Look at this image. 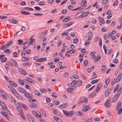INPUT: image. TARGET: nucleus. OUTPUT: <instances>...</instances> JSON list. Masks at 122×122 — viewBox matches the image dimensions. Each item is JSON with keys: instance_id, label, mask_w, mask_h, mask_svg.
I'll use <instances>...</instances> for the list:
<instances>
[{"instance_id": "1a4fd4ad", "label": "nucleus", "mask_w": 122, "mask_h": 122, "mask_svg": "<svg viewBox=\"0 0 122 122\" xmlns=\"http://www.w3.org/2000/svg\"><path fill=\"white\" fill-rule=\"evenodd\" d=\"M122 74L121 73L119 74L117 76L116 79H115L116 82L117 83L118 82L121 80L122 78Z\"/></svg>"}, {"instance_id": "393cba45", "label": "nucleus", "mask_w": 122, "mask_h": 122, "mask_svg": "<svg viewBox=\"0 0 122 122\" xmlns=\"http://www.w3.org/2000/svg\"><path fill=\"white\" fill-rule=\"evenodd\" d=\"M99 79L93 80L91 81V83L92 84H94L96 83H97L99 81Z\"/></svg>"}, {"instance_id": "412c9836", "label": "nucleus", "mask_w": 122, "mask_h": 122, "mask_svg": "<svg viewBox=\"0 0 122 122\" xmlns=\"http://www.w3.org/2000/svg\"><path fill=\"white\" fill-rule=\"evenodd\" d=\"M99 21L102 24H104L105 23V21L104 20V19L101 17H99Z\"/></svg>"}, {"instance_id": "f3484780", "label": "nucleus", "mask_w": 122, "mask_h": 122, "mask_svg": "<svg viewBox=\"0 0 122 122\" xmlns=\"http://www.w3.org/2000/svg\"><path fill=\"white\" fill-rule=\"evenodd\" d=\"M81 6H85L87 2L86 0H82L81 2Z\"/></svg>"}, {"instance_id": "79ce46f5", "label": "nucleus", "mask_w": 122, "mask_h": 122, "mask_svg": "<svg viewBox=\"0 0 122 122\" xmlns=\"http://www.w3.org/2000/svg\"><path fill=\"white\" fill-rule=\"evenodd\" d=\"M82 101L83 102L86 103L87 102L88 100L86 98L84 97L83 98V100Z\"/></svg>"}, {"instance_id": "e433bc0d", "label": "nucleus", "mask_w": 122, "mask_h": 122, "mask_svg": "<svg viewBox=\"0 0 122 122\" xmlns=\"http://www.w3.org/2000/svg\"><path fill=\"white\" fill-rule=\"evenodd\" d=\"M35 93L36 94L37 96H41V94L39 92L35 90L34 91Z\"/></svg>"}, {"instance_id": "c9c22d12", "label": "nucleus", "mask_w": 122, "mask_h": 122, "mask_svg": "<svg viewBox=\"0 0 122 122\" xmlns=\"http://www.w3.org/2000/svg\"><path fill=\"white\" fill-rule=\"evenodd\" d=\"M117 111H118L117 113L118 115L120 114L122 112V107L119 109H118Z\"/></svg>"}, {"instance_id": "9d476101", "label": "nucleus", "mask_w": 122, "mask_h": 122, "mask_svg": "<svg viewBox=\"0 0 122 122\" xmlns=\"http://www.w3.org/2000/svg\"><path fill=\"white\" fill-rule=\"evenodd\" d=\"M0 104L1 105L2 107H3L4 108L7 110V112L9 114V112L11 114L10 112L7 109V107H6V105L5 104L4 102H1V103Z\"/></svg>"}, {"instance_id": "c756f323", "label": "nucleus", "mask_w": 122, "mask_h": 122, "mask_svg": "<svg viewBox=\"0 0 122 122\" xmlns=\"http://www.w3.org/2000/svg\"><path fill=\"white\" fill-rule=\"evenodd\" d=\"M17 109L19 111L20 114L22 113V110L21 108L18 107H17Z\"/></svg>"}, {"instance_id": "09e8293b", "label": "nucleus", "mask_w": 122, "mask_h": 122, "mask_svg": "<svg viewBox=\"0 0 122 122\" xmlns=\"http://www.w3.org/2000/svg\"><path fill=\"white\" fill-rule=\"evenodd\" d=\"M118 3V0L115 1L113 5L114 6H116L117 5Z\"/></svg>"}, {"instance_id": "0eeeda50", "label": "nucleus", "mask_w": 122, "mask_h": 122, "mask_svg": "<svg viewBox=\"0 0 122 122\" xmlns=\"http://www.w3.org/2000/svg\"><path fill=\"white\" fill-rule=\"evenodd\" d=\"M34 37V36H31L30 38V41L28 43V45H31L33 42H35V39H33V38Z\"/></svg>"}, {"instance_id": "6e6552de", "label": "nucleus", "mask_w": 122, "mask_h": 122, "mask_svg": "<svg viewBox=\"0 0 122 122\" xmlns=\"http://www.w3.org/2000/svg\"><path fill=\"white\" fill-rule=\"evenodd\" d=\"M17 90L22 94H24L26 92V91L23 88L18 87L17 89Z\"/></svg>"}, {"instance_id": "ea45409f", "label": "nucleus", "mask_w": 122, "mask_h": 122, "mask_svg": "<svg viewBox=\"0 0 122 122\" xmlns=\"http://www.w3.org/2000/svg\"><path fill=\"white\" fill-rule=\"evenodd\" d=\"M108 1V0H103L102 1V3L103 4H105L107 3Z\"/></svg>"}, {"instance_id": "603ef678", "label": "nucleus", "mask_w": 122, "mask_h": 122, "mask_svg": "<svg viewBox=\"0 0 122 122\" xmlns=\"http://www.w3.org/2000/svg\"><path fill=\"white\" fill-rule=\"evenodd\" d=\"M72 85H75V84H76L77 83V81L76 80H74L71 82Z\"/></svg>"}, {"instance_id": "a211bd4d", "label": "nucleus", "mask_w": 122, "mask_h": 122, "mask_svg": "<svg viewBox=\"0 0 122 122\" xmlns=\"http://www.w3.org/2000/svg\"><path fill=\"white\" fill-rule=\"evenodd\" d=\"M81 14H83V12H80L78 13L75 16V18L76 19L80 17Z\"/></svg>"}, {"instance_id": "2eb2a0df", "label": "nucleus", "mask_w": 122, "mask_h": 122, "mask_svg": "<svg viewBox=\"0 0 122 122\" xmlns=\"http://www.w3.org/2000/svg\"><path fill=\"white\" fill-rule=\"evenodd\" d=\"M9 82L11 85L14 87H15L17 86V85L13 81H9Z\"/></svg>"}, {"instance_id": "4468645a", "label": "nucleus", "mask_w": 122, "mask_h": 122, "mask_svg": "<svg viewBox=\"0 0 122 122\" xmlns=\"http://www.w3.org/2000/svg\"><path fill=\"white\" fill-rule=\"evenodd\" d=\"M111 90L107 89L106 90L105 92V95L106 97H108L110 92Z\"/></svg>"}, {"instance_id": "5fc2aeb1", "label": "nucleus", "mask_w": 122, "mask_h": 122, "mask_svg": "<svg viewBox=\"0 0 122 122\" xmlns=\"http://www.w3.org/2000/svg\"><path fill=\"white\" fill-rule=\"evenodd\" d=\"M121 93V91L118 92L115 95V96H117V97L118 98L119 95Z\"/></svg>"}, {"instance_id": "9b49d317", "label": "nucleus", "mask_w": 122, "mask_h": 122, "mask_svg": "<svg viewBox=\"0 0 122 122\" xmlns=\"http://www.w3.org/2000/svg\"><path fill=\"white\" fill-rule=\"evenodd\" d=\"M102 84L101 83H99L98 85L97 88L96 90V92H98L101 89L102 87Z\"/></svg>"}, {"instance_id": "aec40b11", "label": "nucleus", "mask_w": 122, "mask_h": 122, "mask_svg": "<svg viewBox=\"0 0 122 122\" xmlns=\"http://www.w3.org/2000/svg\"><path fill=\"white\" fill-rule=\"evenodd\" d=\"M121 102L120 101H119L118 103L117 107L116 108V110H117L119 108L121 107Z\"/></svg>"}, {"instance_id": "cd10ccee", "label": "nucleus", "mask_w": 122, "mask_h": 122, "mask_svg": "<svg viewBox=\"0 0 122 122\" xmlns=\"http://www.w3.org/2000/svg\"><path fill=\"white\" fill-rule=\"evenodd\" d=\"M0 113L1 114H2L4 116H5L7 118H8L9 117V116L8 115H7V114L3 112L2 111H1L0 112Z\"/></svg>"}, {"instance_id": "c85d7f7f", "label": "nucleus", "mask_w": 122, "mask_h": 122, "mask_svg": "<svg viewBox=\"0 0 122 122\" xmlns=\"http://www.w3.org/2000/svg\"><path fill=\"white\" fill-rule=\"evenodd\" d=\"M117 97L115 96H114L112 99V102H115L117 100L118 97Z\"/></svg>"}, {"instance_id": "2f4dec72", "label": "nucleus", "mask_w": 122, "mask_h": 122, "mask_svg": "<svg viewBox=\"0 0 122 122\" xmlns=\"http://www.w3.org/2000/svg\"><path fill=\"white\" fill-rule=\"evenodd\" d=\"M22 60L23 61H29L30 60L29 58L28 57H23L22 58Z\"/></svg>"}, {"instance_id": "39448f33", "label": "nucleus", "mask_w": 122, "mask_h": 122, "mask_svg": "<svg viewBox=\"0 0 122 122\" xmlns=\"http://www.w3.org/2000/svg\"><path fill=\"white\" fill-rule=\"evenodd\" d=\"M25 96L26 98H28L29 99H30L32 98H33V97L32 95L31 94L28 93V92H25L24 93Z\"/></svg>"}, {"instance_id": "5701e85b", "label": "nucleus", "mask_w": 122, "mask_h": 122, "mask_svg": "<svg viewBox=\"0 0 122 122\" xmlns=\"http://www.w3.org/2000/svg\"><path fill=\"white\" fill-rule=\"evenodd\" d=\"M47 59L46 57H43L39 59L38 60L37 62H41L45 60H46Z\"/></svg>"}, {"instance_id": "8fccbe9b", "label": "nucleus", "mask_w": 122, "mask_h": 122, "mask_svg": "<svg viewBox=\"0 0 122 122\" xmlns=\"http://www.w3.org/2000/svg\"><path fill=\"white\" fill-rule=\"evenodd\" d=\"M56 92H53L51 94V96L52 97H54L55 98H56L57 97V96H55V95H56Z\"/></svg>"}, {"instance_id": "680f3d73", "label": "nucleus", "mask_w": 122, "mask_h": 122, "mask_svg": "<svg viewBox=\"0 0 122 122\" xmlns=\"http://www.w3.org/2000/svg\"><path fill=\"white\" fill-rule=\"evenodd\" d=\"M88 64V61L86 60L84 61V65L85 66H86Z\"/></svg>"}, {"instance_id": "bb28decb", "label": "nucleus", "mask_w": 122, "mask_h": 122, "mask_svg": "<svg viewBox=\"0 0 122 122\" xmlns=\"http://www.w3.org/2000/svg\"><path fill=\"white\" fill-rule=\"evenodd\" d=\"M6 65H7L8 66H13V65L12 63L10 61H7V63L6 64Z\"/></svg>"}, {"instance_id": "f8f14e48", "label": "nucleus", "mask_w": 122, "mask_h": 122, "mask_svg": "<svg viewBox=\"0 0 122 122\" xmlns=\"http://www.w3.org/2000/svg\"><path fill=\"white\" fill-rule=\"evenodd\" d=\"M67 105L68 104L66 103H65L60 105L59 106V107L60 108L63 109L66 107L67 106Z\"/></svg>"}, {"instance_id": "f03ea898", "label": "nucleus", "mask_w": 122, "mask_h": 122, "mask_svg": "<svg viewBox=\"0 0 122 122\" xmlns=\"http://www.w3.org/2000/svg\"><path fill=\"white\" fill-rule=\"evenodd\" d=\"M32 112L33 114L36 117H39L40 118H42L40 112H38L37 113L35 111H33Z\"/></svg>"}, {"instance_id": "72a5a7b5", "label": "nucleus", "mask_w": 122, "mask_h": 122, "mask_svg": "<svg viewBox=\"0 0 122 122\" xmlns=\"http://www.w3.org/2000/svg\"><path fill=\"white\" fill-rule=\"evenodd\" d=\"M76 114L77 115H79L81 116H83V114L82 112H80L79 111L77 112H76Z\"/></svg>"}, {"instance_id": "338daca9", "label": "nucleus", "mask_w": 122, "mask_h": 122, "mask_svg": "<svg viewBox=\"0 0 122 122\" xmlns=\"http://www.w3.org/2000/svg\"><path fill=\"white\" fill-rule=\"evenodd\" d=\"M72 77L75 79H78L79 78L78 76L76 75H74L72 76Z\"/></svg>"}, {"instance_id": "bf43d9fd", "label": "nucleus", "mask_w": 122, "mask_h": 122, "mask_svg": "<svg viewBox=\"0 0 122 122\" xmlns=\"http://www.w3.org/2000/svg\"><path fill=\"white\" fill-rule=\"evenodd\" d=\"M78 41V39L77 38H75L73 40V43H77Z\"/></svg>"}, {"instance_id": "f704fd0d", "label": "nucleus", "mask_w": 122, "mask_h": 122, "mask_svg": "<svg viewBox=\"0 0 122 122\" xmlns=\"http://www.w3.org/2000/svg\"><path fill=\"white\" fill-rule=\"evenodd\" d=\"M70 19H69V18H66L63 19L62 21V22H66L68 20H69L71 19V18L70 17Z\"/></svg>"}, {"instance_id": "052dcab7", "label": "nucleus", "mask_w": 122, "mask_h": 122, "mask_svg": "<svg viewBox=\"0 0 122 122\" xmlns=\"http://www.w3.org/2000/svg\"><path fill=\"white\" fill-rule=\"evenodd\" d=\"M29 45H28H28L25 44V45H24V46L23 47V48L24 50H25L28 47Z\"/></svg>"}, {"instance_id": "774afa93", "label": "nucleus", "mask_w": 122, "mask_h": 122, "mask_svg": "<svg viewBox=\"0 0 122 122\" xmlns=\"http://www.w3.org/2000/svg\"><path fill=\"white\" fill-rule=\"evenodd\" d=\"M35 9L37 10H41V8L38 6H36L35 7Z\"/></svg>"}, {"instance_id": "4be33fe9", "label": "nucleus", "mask_w": 122, "mask_h": 122, "mask_svg": "<svg viewBox=\"0 0 122 122\" xmlns=\"http://www.w3.org/2000/svg\"><path fill=\"white\" fill-rule=\"evenodd\" d=\"M82 81L81 80H79L78 81H77L76 83L77 84V86L79 87H80L82 84Z\"/></svg>"}, {"instance_id": "dca6fc26", "label": "nucleus", "mask_w": 122, "mask_h": 122, "mask_svg": "<svg viewBox=\"0 0 122 122\" xmlns=\"http://www.w3.org/2000/svg\"><path fill=\"white\" fill-rule=\"evenodd\" d=\"M29 106L32 108L37 107H38V105L34 103H30L29 104Z\"/></svg>"}, {"instance_id": "7ed1b4c3", "label": "nucleus", "mask_w": 122, "mask_h": 122, "mask_svg": "<svg viewBox=\"0 0 122 122\" xmlns=\"http://www.w3.org/2000/svg\"><path fill=\"white\" fill-rule=\"evenodd\" d=\"M13 94L18 99L22 101H23L24 99L23 97L15 92H13Z\"/></svg>"}, {"instance_id": "6e6d98bb", "label": "nucleus", "mask_w": 122, "mask_h": 122, "mask_svg": "<svg viewBox=\"0 0 122 122\" xmlns=\"http://www.w3.org/2000/svg\"><path fill=\"white\" fill-rule=\"evenodd\" d=\"M68 8L69 10H74L73 9V7L72 5H71L69 6L68 7Z\"/></svg>"}, {"instance_id": "b1692460", "label": "nucleus", "mask_w": 122, "mask_h": 122, "mask_svg": "<svg viewBox=\"0 0 122 122\" xmlns=\"http://www.w3.org/2000/svg\"><path fill=\"white\" fill-rule=\"evenodd\" d=\"M96 95V93L95 92H93L92 93L89 94L88 96V97L89 98H91Z\"/></svg>"}, {"instance_id": "a19ab883", "label": "nucleus", "mask_w": 122, "mask_h": 122, "mask_svg": "<svg viewBox=\"0 0 122 122\" xmlns=\"http://www.w3.org/2000/svg\"><path fill=\"white\" fill-rule=\"evenodd\" d=\"M53 103L55 104L56 105H59L60 103V102L59 101H54Z\"/></svg>"}, {"instance_id": "de8ad7c7", "label": "nucleus", "mask_w": 122, "mask_h": 122, "mask_svg": "<svg viewBox=\"0 0 122 122\" xmlns=\"http://www.w3.org/2000/svg\"><path fill=\"white\" fill-rule=\"evenodd\" d=\"M46 35V34H45V33L44 32H42L41 33V36L40 37L41 38H43L44 36Z\"/></svg>"}, {"instance_id": "4d7b16f0", "label": "nucleus", "mask_w": 122, "mask_h": 122, "mask_svg": "<svg viewBox=\"0 0 122 122\" xmlns=\"http://www.w3.org/2000/svg\"><path fill=\"white\" fill-rule=\"evenodd\" d=\"M67 11L66 10H62L61 12L63 14H65L67 12Z\"/></svg>"}, {"instance_id": "f257e3e1", "label": "nucleus", "mask_w": 122, "mask_h": 122, "mask_svg": "<svg viewBox=\"0 0 122 122\" xmlns=\"http://www.w3.org/2000/svg\"><path fill=\"white\" fill-rule=\"evenodd\" d=\"M64 114L65 115L66 117H71L73 116L74 114V112L72 110L68 112L66 110H62Z\"/></svg>"}, {"instance_id": "69168bd1", "label": "nucleus", "mask_w": 122, "mask_h": 122, "mask_svg": "<svg viewBox=\"0 0 122 122\" xmlns=\"http://www.w3.org/2000/svg\"><path fill=\"white\" fill-rule=\"evenodd\" d=\"M118 62V59H116L114 60L113 61V62L114 63H117Z\"/></svg>"}, {"instance_id": "37998d69", "label": "nucleus", "mask_w": 122, "mask_h": 122, "mask_svg": "<svg viewBox=\"0 0 122 122\" xmlns=\"http://www.w3.org/2000/svg\"><path fill=\"white\" fill-rule=\"evenodd\" d=\"M111 105V103H107L106 106H106L107 108H109L110 107Z\"/></svg>"}, {"instance_id": "a18cd8bd", "label": "nucleus", "mask_w": 122, "mask_h": 122, "mask_svg": "<svg viewBox=\"0 0 122 122\" xmlns=\"http://www.w3.org/2000/svg\"><path fill=\"white\" fill-rule=\"evenodd\" d=\"M111 100L110 98H108L107 99L106 102L105 103V106H106V104L107 103H111Z\"/></svg>"}, {"instance_id": "a878e982", "label": "nucleus", "mask_w": 122, "mask_h": 122, "mask_svg": "<svg viewBox=\"0 0 122 122\" xmlns=\"http://www.w3.org/2000/svg\"><path fill=\"white\" fill-rule=\"evenodd\" d=\"M7 60V58L6 57H3L1 58V62H5Z\"/></svg>"}, {"instance_id": "49530a36", "label": "nucleus", "mask_w": 122, "mask_h": 122, "mask_svg": "<svg viewBox=\"0 0 122 122\" xmlns=\"http://www.w3.org/2000/svg\"><path fill=\"white\" fill-rule=\"evenodd\" d=\"M70 88H71L72 91H74L76 88V86L75 85H73Z\"/></svg>"}, {"instance_id": "13d9d810", "label": "nucleus", "mask_w": 122, "mask_h": 122, "mask_svg": "<svg viewBox=\"0 0 122 122\" xmlns=\"http://www.w3.org/2000/svg\"><path fill=\"white\" fill-rule=\"evenodd\" d=\"M110 81V79L109 78H108L105 81V83H106V84H107H107L109 83Z\"/></svg>"}, {"instance_id": "58836bf2", "label": "nucleus", "mask_w": 122, "mask_h": 122, "mask_svg": "<svg viewBox=\"0 0 122 122\" xmlns=\"http://www.w3.org/2000/svg\"><path fill=\"white\" fill-rule=\"evenodd\" d=\"M119 87V84H117L115 88L114 89L113 92L114 93H115V92L117 90V88H118Z\"/></svg>"}, {"instance_id": "3c124183", "label": "nucleus", "mask_w": 122, "mask_h": 122, "mask_svg": "<svg viewBox=\"0 0 122 122\" xmlns=\"http://www.w3.org/2000/svg\"><path fill=\"white\" fill-rule=\"evenodd\" d=\"M100 118L99 117H96L94 119V120L95 121H98L100 120Z\"/></svg>"}, {"instance_id": "473e14b6", "label": "nucleus", "mask_w": 122, "mask_h": 122, "mask_svg": "<svg viewBox=\"0 0 122 122\" xmlns=\"http://www.w3.org/2000/svg\"><path fill=\"white\" fill-rule=\"evenodd\" d=\"M21 13L24 15H29L30 14V12H26L25 11H21Z\"/></svg>"}, {"instance_id": "423d86ee", "label": "nucleus", "mask_w": 122, "mask_h": 122, "mask_svg": "<svg viewBox=\"0 0 122 122\" xmlns=\"http://www.w3.org/2000/svg\"><path fill=\"white\" fill-rule=\"evenodd\" d=\"M83 108H82V111L84 112H86L87 111L88 109L90 108V106L89 105L86 106L85 105H83Z\"/></svg>"}, {"instance_id": "c03bdc74", "label": "nucleus", "mask_w": 122, "mask_h": 122, "mask_svg": "<svg viewBox=\"0 0 122 122\" xmlns=\"http://www.w3.org/2000/svg\"><path fill=\"white\" fill-rule=\"evenodd\" d=\"M28 82L32 83H33L35 84V82L34 81L32 80V79H30L29 80H28Z\"/></svg>"}, {"instance_id": "e2e57ef3", "label": "nucleus", "mask_w": 122, "mask_h": 122, "mask_svg": "<svg viewBox=\"0 0 122 122\" xmlns=\"http://www.w3.org/2000/svg\"><path fill=\"white\" fill-rule=\"evenodd\" d=\"M115 83H117L116 82L115 79H114L112 81L111 85L112 86Z\"/></svg>"}, {"instance_id": "ddd939ff", "label": "nucleus", "mask_w": 122, "mask_h": 122, "mask_svg": "<svg viewBox=\"0 0 122 122\" xmlns=\"http://www.w3.org/2000/svg\"><path fill=\"white\" fill-rule=\"evenodd\" d=\"M19 72L22 74L25 75L26 74V72L24 70L21 69L19 68L18 69Z\"/></svg>"}, {"instance_id": "864d4df0", "label": "nucleus", "mask_w": 122, "mask_h": 122, "mask_svg": "<svg viewBox=\"0 0 122 122\" xmlns=\"http://www.w3.org/2000/svg\"><path fill=\"white\" fill-rule=\"evenodd\" d=\"M90 41L89 40L86 41L85 43V45L86 46L88 45L90 43Z\"/></svg>"}, {"instance_id": "4c0bfd02", "label": "nucleus", "mask_w": 122, "mask_h": 122, "mask_svg": "<svg viewBox=\"0 0 122 122\" xmlns=\"http://www.w3.org/2000/svg\"><path fill=\"white\" fill-rule=\"evenodd\" d=\"M74 23V22H70V23H68L67 24H66V25H67V27L68 26H71V25L73 24Z\"/></svg>"}, {"instance_id": "6ab92c4d", "label": "nucleus", "mask_w": 122, "mask_h": 122, "mask_svg": "<svg viewBox=\"0 0 122 122\" xmlns=\"http://www.w3.org/2000/svg\"><path fill=\"white\" fill-rule=\"evenodd\" d=\"M21 106L24 109L27 110L28 109L27 106L25 104L21 103L20 104Z\"/></svg>"}, {"instance_id": "7c9ffc66", "label": "nucleus", "mask_w": 122, "mask_h": 122, "mask_svg": "<svg viewBox=\"0 0 122 122\" xmlns=\"http://www.w3.org/2000/svg\"><path fill=\"white\" fill-rule=\"evenodd\" d=\"M11 60L13 61V62L15 66L17 67H18V65L15 61L12 59Z\"/></svg>"}, {"instance_id": "0e129e2a", "label": "nucleus", "mask_w": 122, "mask_h": 122, "mask_svg": "<svg viewBox=\"0 0 122 122\" xmlns=\"http://www.w3.org/2000/svg\"><path fill=\"white\" fill-rule=\"evenodd\" d=\"M5 47L4 45L3 46H0V49L1 50H4L5 48Z\"/></svg>"}, {"instance_id": "20e7f679", "label": "nucleus", "mask_w": 122, "mask_h": 122, "mask_svg": "<svg viewBox=\"0 0 122 122\" xmlns=\"http://www.w3.org/2000/svg\"><path fill=\"white\" fill-rule=\"evenodd\" d=\"M27 117L30 122H36L32 117L30 114L28 115L27 116Z\"/></svg>"}]
</instances>
